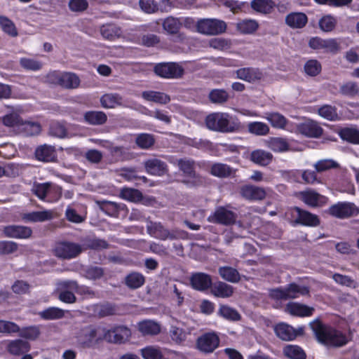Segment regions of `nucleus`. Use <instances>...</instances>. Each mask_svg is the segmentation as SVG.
<instances>
[{"instance_id": "1", "label": "nucleus", "mask_w": 359, "mask_h": 359, "mask_svg": "<svg viewBox=\"0 0 359 359\" xmlns=\"http://www.w3.org/2000/svg\"><path fill=\"white\" fill-rule=\"evenodd\" d=\"M318 342L330 346H342L348 340L341 332L324 325L318 318L309 323Z\"/></svg>"}, {"instance_id": "2", "label": "nucleus", "mask_w": 359, "mask_h": 359, "mask_svg": "<svg viewBox=\"0 0 359 359\" xmlns=\"http://www.w3.org/2000/svg\"><path fill=\"white\" fill-rule=\"evenodd\" d=\"M205 123L210 130L221 133H233L241 128V123L236 117L223 112L209 114L205 118Z\"/></svg>"}, {"instance_id": "3", "label": "nucleus", "mask_w": 359, "mask_h": 359, "mask_svg": "<svg viewBox=\"0 0 359 359\" xmlns=\"http://www.w3.org/2000/svg\"><path fill=\"white\" fill-rule=\"evenodd\" d=\"M270 298L275 300H288L302 296H310L309 287L292 283L284 287H276L269 290Z\"/></svg>"}, {"instance_id": "4", "label": "nucleus", "mask_w": 359, "mask_h": 359, "mask_svg": "<svg viewBox=\"0 0 359 359\" xmlns=\"http://www.w3.org/2000/svg\"><path fill=\"white\" fill-rule=\"evenodd\" d=\"M147 232L152 237L160 240H177L185 238L187 233L182 230H172L166 229L161 222H152L147 219Z\"/></svg>"}, {"instance_id": "5", "label": "nucleus", "mask_w": 359, "mask_h": 359, "mask_svg": "<svg viewBox=\"0 0 359 359\" xmlns=\"http://www.w3.org/2000/svg\"><path fill=\"white\" fill-rule=\"evenodd\" d=\"M198 32L205 36H216L226 31V23L217 18L199 19L196 23Z\"/></svg>"}, {"instance_id": "6", "label": "nucleus", "mask_w": 359, "mask_h": 359, "mask_svg": "<svg viewBox=\"0 0 359 359\" xmlns=\"http://www.w3.org/2000/svg\"><path fill=\"white\" fill-rule=\"evenodd\" d=\"M327 212L339 219H346L359 215V208L353 203L339 202L331 205Z\"/></svg>"}, {"instance_id": "7", "label": "nucleus", "mask_w": 359, "mask_h": 359, "mask_svg": "<svg viewBox=\"0 0 359 359\" xmlns=\"http://www.w3.org/2000/svg\"><path fill=\"white\" fill-rule=\"evenodd\" d=\"M131 337L130 330L124 325H118L104 332L103 339L109 343L115 344H124Z\"/></svg>"}, {"instance_id": "8", "label": "nucleus", "mask_w": 359, "mask_h": 359, "mask_svg": "<svg viewBox=\"0 0 359 359\" xmlns=\"http://www.w3.org/2000/svg\"><path fill=\"white\" fill-rule=\"evenodd\" d=\"M154 72L158 76L165 79L181 78L184 70L182 66L175 62L158 63L154 67Z\"/></svg>"}, {"instance_id": "9", "label": "nucleus", "mask_w": 359, "mask_h": 359, "mask_svg": "<svg viewBox=\"0 0 359 359\" xmlns=\"http://www.w3.org/2000/svg\"><path fill=\"white\" fill-rule=\"evenodd\" d=\"M237 219V215L233 211L220 206L214 213L208 217V221L215 224L229 226L233 224Z\"/></svg>"}, {"instance_id": "10", "label": "nucleus", "mask_w": 359, "mask_h": 359, "mask_svg": "<svg viewBox=\"0 0 359 359\" xmlns=\"http://www.w3.org/2000/svg\"><path fill=\"white\" fill-rule=\"evenodd\" d=\"M82 251L81 245L72 242H62L55 246V255L58 257L69 259L77 257Z\"/></svg>"}, {"instance_id": "11", "label": "nucleus", "mask_w": 359, "mask_h": 359, "mask_svg": "<svg viewBox=\"0 0 359 359\" xmlns=\"http://www.w3.org/2000/svg\"><path fill=\"white\" fill-rule=\"evenodd\" d=\"M292 217L294 219L295 224L304 226H317L320 224V219L316 215L302 210L299 207L291 209Z\"/></svg>"}, {"instance_id": "12", "label": "nucleus", "mask_w": 359, "mask_h": 359, "mask_svg": "<svg viewBox=\"0 0 359 359\" xmlns=\"http://www.w3.org/2000/svg\"><path fill=\"white\" fill-rule=\"evenodd\" d=\"M219 344V338L215 332L205 333L197 339V348L205 353H212Z\"/></svg>"}, {"instance_id": "13", "label": "nucleus", "mask_w": 359, "mask_h": 359, "mask_svg": "<svg viewBox=\"0 0 359 359\" xmlns=\"http://www.w3.org/2000/svg\"><path fill=\"white\" fill-rule=\"evenodd\" d=\"M310 48L314 50H323L327 53H336L339 50V46L333 39H323L320 37H313L309 40Z\"/></svg>"}, {"instance_id": "14", "label": "nucleus", "mask_w": 359, "mask_h": 359, "mask_svg": "<svg viewBox=\"0 0 359 359\" xmlns=\"http://www.w3.org/2000/svg\"><path fill=\"white\" fill-rule=\"evenodd\" d=\"M297 132L306 137L318 138L323 134V130L320 125L313 120L309 119L297 126Z\"/></svg>"}, {"instance_id": "15", "label": "nucleus", "mask_w": 359, "mask_h": 359, "mask_svg": "<svg viewBox=\"0 0 359 359\" xmlns=\"http://www.w3.org/2000/svg\"><path fill=\"white\" fill-rule=\"evenodd\" d=\"M301 200L311 207L323 206L327 203V198L314 190L308 189L299 192Z\"/></svg>"}, {"instance_id": "16", "label": "nucleus", "mask_w": 359, "mask_h": 359, "mask_svg": "<svg viewBox=\"0 0 359 359\" xmlns=\"http://www.w3.org/2000/svg\"><path fill=\"white\" fill-rule=\"evenodd\" d=\"M143 165L146 172L151 175L163 176L168 172L167 164L158 158L147 159Z\"/></svg>"}, {"instance_id": "17", "label": "nucleus", "mask_w": 359, "mask_h": 359, "mask_svg": "<svg viewBox=\"0 0 359 359\" xmlns=\"http://www.w3.org/2000/svg\"><path fill=\"white\" fill-rule=\"evenodd\" d=\"M3 232L6 237L22 239L29 238L32 234V230L30 227L20 225L4 226Z\"/></svg>"}, {"instance_id": "18", "label": "nucleus", "mask_w": 359, "mask_h": 359, "mask_svg": "<svg viewBox=\"0 0 359 359\" xmlns=\"http://www.w3.org/2000/svg\"><path fill=\"white\" fill-rule=\"evenodd\" d=\"M285 311L294 316L308 317L313 315L315 309L304 304L291 302L286 304Z\"/></svg>"}, {"instance_id": "19", "label": "nucleus", "mask_w": 359, "mask_h": 359, "mask_svg": "<svg viewBox=\"0 0 359 359\" xmlns=\"http://www.w3.org/2000/svg\"><path fill=\"white\" fill-rule=\"evenodd\" d=\"M236 77L249 83L260 81L263 78L262 72L255 67H243L236 71Z\"/></svg>"}, {"instance_id": "20", "label": "nucleus", "mask_w": 359, "mask_h": 359, "mask_svg": "<svg viewBox=\"0 0 359 359\" xmlns=\"http://www.w3.org/2000/svg\"><path fill=\"white\" fill-rule=\"evenodd\" d=\"M190 283L194 289L204 291L211 287L212 278L211 276L207 273L198 272L191 275Z\"/></svg>"}, {"instance_id": "21", "label": "nucleus", "mask_w": 359, "mask_h": 359, "mask_svg": "<svg viewBox=\"0 0 359 359\" xmlns=\"http://www.w3.org/2000/svg\"><path fill=\"white\" fill-rule=\"evenodd\" d=\"M101 339L97 336V330L93 327L84 328L79 337V341L84 348L92 347Z\"/></svg>"}, {"instance_id": "22", "label": "nucleus", "mask_w": 359, "mask_h": 359, "mask_svg": "<svg viewBox=\"0 0 359 359\" xmlns=\"http://www.w3.org/2000/svg\"><path fill=\"white\" fill-rule=\"evenodd\" d=\"M240 193L247 200H262L266 196V191L263 188L250 184L243 186Z\"/></svg>"}, {"instance_id": "23", "label": "nucleus", "mask_w": 359, "mask_h": 359, "mask_svg": "<svg viewBox=\"0 0 359 359\" xmlns=\"http://www.w3.org/2000/svg\"><path fill=\"white\" fill-rule=\"evenodd\" d=\"M308 22L306 15L302 12H293L285 17V23L293 29L303 28Z\"/></svg>"}, {"instance_id": "24", "label": "nucleus", "mask_w": 359, "mask_h": 359, "mask_svg": "<svg viewBox=\"0 0 359 359\" xmlns=\"http://www.w3.org/2000/svg\"><path fill=\"white\" fill-rule=\"evenodd\" d=\"M21 218L25 222H38L50 220L53 218L52 210L36 211L21 214Z\"/></svg>"}, {"instance_id": "25", "label": "nucleus", "mask_w": 359, "mask_h": 359, "mask_svg": "<svg viewBox=\"0 0 359 359\" xmlns=\"http://www.w3.org/2000/svg\"><path fill=\"white\" fill-rule=\"evenodd\" d=\"M35 156L39 161L50 162L56 159V151L53 146L44 144L39 147L35 151Z\"/></svg>"}, {"instance_id": "26", "label": "nucleus", "mask_w": 359, "mask_h": 359, "mask_svg": "<svg viewBox=\"0 0 359 359\" xmlns=\"http://www.w3.org/2000/svg\"><path fill=\"white\" fill-rule=\"evenodd\" d=\"M274 331L278 337L284 341H290L296 338L297 333L292 326L286 323L277 325Z\"/></svg>"}, {"instance_id": "27", "label": "nucleus", "mask_w": 359, "mask_h": 359, "mask_svg": "<svg viewBox=\"0 0 359 359\" xmlns=\"http://www.w3.org/2000/svg\"><path fill=\"white\" fill-rule=\"evenodd\" d=\"M138 330L142 334V335H157L161 332V325L158 323L151 320H146L141 321L137 325Z\"/></svg>"}, {"instance_id": "28", "label": "nucleus", "mask_w": 359, "mask_h": 359, "mask_svg": "<svg viewBox=\"0 0 359 359\" xmlns=\"http://www.w3.org/2000/svg\"><path fill=\"white\" fill-rule=\"evenodd\" d=\"M81 246L83 248V250L87 249L100 250L108 248L109 244L103 239L94 237H86L83 239V244Z\"/></svg>"}, {"instance_id": "29", "label": "nucleus", "mask_w": 359, "mask_h": 359, "mask_svg": "<svg viewBox=\"0 0 359 359\" xmlns=\"http://www.w3.org/2000/svg\"><path fill=\"white\" fill-rule=\"evenodd\" d=\"M210 173L219 178H226L234 174L235 170L226 164L216 163L211 166Z\"/></svg>"}, {"instance_id": "30", "label": "nucleus", "mask_w": 359, "mask_h": 359, "mask_svg": "<svg viewBox=\"0 0 359 359\" xmlns=\"http://www.w3.org/2000/svg\"><path fill=\"white\" fill-rule=\"evenodd\" d=\"M339 137L344 141L354 144H359V130L356 128H343L339 130Z\"/></svg>"}, {"instance_id": "31", "label": "nucleus", "mask_w": 359, "mask_h": 359, "mask_svg": "<svg viewBox=\"0 0 359 359\" xmlns=\"http://www.w3.org/2000/svg\"><path fill=\"white\" fill-rule=\"evenodd\" d=\"M83 118L86 122L93 126L102 125L107 120L105 113L100 111H87L84 114Z\"/></svg>"}, {"instance_id": "32", "label": "nucleus", "mask_w": 359, "mask_h": 359, "mask_svg": "<svg viewBox=\"0 0 359 359\" xmlns=\"http://www.w3.org/2000/svg\"><path fill=\"white\" fill-rule=\"evenodd\" d=\"M218 273L222 279L230 283H236L241 280L239 272L231 266H220Z\"/></svg>"}, {"instance_id": "33", "label": "nucleus", "mask_w": 359, "mask_h": 359, "mask_svg": "<svg viewBox=\"0 0 359 359\" xmlns=\"http://www.w3.org/2000/svg\"><path fill=\"white\" fill-rule=\"evenodd\" d=\"M79 77L74 73L62 72L60 86L66 89H75L80 85Z\"/></svg>"}, {"instance_id": "34", "label": "nucleus", "mask_w": 359, "mask_h": 359, "mask_svg": "<svg viewBox=\"0 0 359 359\" xmlns=\"http://www.w3.org/2000/svg\"><path fill=\"white\" fill-rule=\"evenodd\" d=\"M144 282V276L139 272H132L125 278V284L131 290H135L142 287Z\"/></svg>"}, {"instance_id": "35", "label": "nucleus", "mask_w": 359, "mask_h": 359, "mask_svg": "<svg viewBox=\"0 0 359 359\" xmlns=\"http://www.w3.org/2000/svg\"><path fill=\"white\" fill-rule=\"evenodd\" d=\"M212 293L217 297L228 298L233 293V287L224 282H218L212 287Z\"/></svg>"}, {"instance_id": "36", "label": "nucleus", "mask_w": 359, "mask_h": 359, "mask_svg": "<svg viewBox=\"0 0 359 359\" xmlns=\"http://www.w3.org/2000/svg\"><path fill=\"white\" fill-rule=\"evenodd\" d=\"M102 36L107 39L114 40L122 34L121 29L114 24L104 25L100 27Z\"/></svg>"}, {"instance_id": "37", "label": "nucleus", "mask_w": 359, "mask_h": 359, "mask_svg": "<svg viewBox=\"0 0 359 359\" xmlns=\"http://www.w3.org/2000/svg\"><path fill=\"white\" fill-rule=\"evenodd\" d=\"M30 348L29 344L22 339H16L9 342L8 351L13 355H20L27 352Z\"/></svg>"}, {"instance_id": "38", "label": "nucleus", "mask_w": 359, "mask_h": 359, "mask_svg": "<svg viewBox=\"0 0 359 359\" xmlns=\"http://www.w3.org/2000/svg\"><path fill=\"white\" fill-rule=\"evenodd\" d=\"M100 102L104 108H114L117 105H122L123 98L117 93H107L101 97Z\"/></svg>"}, {"instance_id": "39", "label": "nucleus", "mask_w": 359, "mask_h": 359, "mask_svg": "<svg viewBox=\"0 0 359 359\" xmlns=\"http://www.w3.org/2000/svg\"><path fill=\"white\" fill-rule=\"evenodd\" d=\"M95 202L100 210L110 216L117 215L121 208L119 204L112 201L96 200Z\"/></svg>"}, {"instance_id": "40", "label": "nucleus", "mask_w": 359, "mask_h": 359, "mask_svg": "<svg viewBox=\"0 0 359 359\" xmlns=\"http://www.w3.org/2000/svg\"><path fill=\"white\" fill-rule=\"evenodd\" d=\"M142 97L148 101H152L160 104H167L170 101V97L168 95L156 91H144L142 94Z\"/></svg>"}, {"instance_id": "41", "label": "nucleus", "mask_w": 359, "mask_h": 359, "mask_svg": "<svg viewBox=\"0 0 359 359\" xmlns=\"http://www.w3.org/2000/svg\"><path fill=\"white\" fill-rule=\"evenodd\" d=\"M119 196L124 200L133 203H137L142 201L143 198V195L140 191L128 187L121 189Z\"/></svg>"}, {"instance_id": "42", "label": "nucleus", "mask_w": 359, "mask_h": 359, "mask_svg": "<svg viewBox=\"0 0 359 359\" xmlns=\"http://www.w3.org/2000/svg\"><path fill=\"white\" fill-rule=\"evenodd\" d=\"M104 274V269L97 266L90 265L83 269V276L91 280H100Z\"/></svg>"}, {"instance_id": "43", "label": "nucleus", "mask_w": 359, "mask_h": 359, "mask_svg": "<svg viewBox=\"0 0 359 359\" xmlns=\"http://www.w3.org/2000/svg\"><path fill=\"white\" fill-rule=\"evenodd\" d=\"M250 158L257 164L267 165L272 161L273 156L270 152L258 149L252 152Z\"/></svg>"}, {"instance_id": "44", "label": "nucleus", "mask_w": 359, "mask_h": 359, "mask_svg": "<svg viewBox=\"0 0 359 359\" xmlns=\"http://www.w3.org/2000/svg\"><path fill=\"white\" fill-rule=\"evenodd\" d=\"M229 98V93L224 89H213L208 95L209 100L217 104H223L226 103Z\"/></svg>"}, {"instance_id": "45", "label": "nucleus", "mask_w": 359, "mask_h": 359, "mask_svg": "<svg viewBox=\"0 0 359 359\" xmlns=\"http://www.w3.org/2000/svg\"><path fill=\"white\" fill-rule=\"evenodd\" d=\"M274 6L272 0H253L251 2V7L255 11L264 14L270 13Z\"/></svg>"}, {"instance_id": "46", "label": "nucleus", "mask_w": 359, "mask_h": 359, "mask_svg": "<svg viewBox=\"0 0 359 359\" xmlns=\"http://www.w3.org/2000/svg\"><path fill=\"white\" fill-rule=\"evenodd\" d=\"M182 25L179 19L172 16L166 18L163 22V29L170 34H177Z\"/></svg>"}, {"instance_id": "47", "label": "nucleus", "mask_w": 359, "mask_h": 359, "mask_svg": "<svg viewBox=\"0 0 359 359\" xmlns=\"http://www.w3.org/2000/svg\"><path fill=\"white\" fill-rule=\"evenodd\" d=\"M218 314L222 318L230 321H238L241 320L240 313L235 309L226 305H221Z\"/></svg>"}, {"instance_id": "48", "label": "nucleus", "mask_w": 359, "mask_h": 359, "mask_svg": "<svg viewBox=\"0 0 359 359\" xmlns=\"http://www.w3.org/2000/svg\"><path fill=\"white\" fill-rule=\"evenodd\" d=\"M65 311L57 307H49L42 311L39 315L44 320H57L62 318Z\"/></svg>"}, {"instance_id": "49", "label": "nucleus", "mask_w": 359, "mask_h": 359, "mask_svg": "<svg viewBox=\"0 0 359 359\" xmlns=\"http://www.w3.org/2000/svg\"><path fill=\"white\" fill-rule=\"evenodd\" d=\"M169 335L175 344L181 345L186 341L187 333L182 328L171 326L169 330Z\"/></svg>"}, {"instance_id": "50", "label": "nucleus", "mask_w": 359, "mask_h": 359, "mask_svg": "<svg viewBox=\"0 0 359 359\" xmlns=\"http://www.w3.org/2000/svg\"><path fill=\"white\" fill-rule=\"evenodd\" d=\"M176 164L179 167V169L187 177L192 174L195 171V161L190 158H184L177 159Z\"/></svg>"}, {"instance_id": "51", "label": "nucleus", "mask_w": 359, "mask_h": 359, "mask_svg": "<svg viewBox=\"0 0 359 359\" xmlns=\"http://www.w3.org/2000/svg\"><path fill=\"white\" fill-rule=\"evenodd\" d=\"M236 28L241 33L249 34L257 29L258 23L253 20H243L237 23Z\"/></svg>"}, {"instance_id": "52", "label": "nucleus", "mask_w": 359, "mask_h": 359, "mask_svg": "<svg viewBox=\"0 0 359 359\" xmlns=\"http://www.w3.org/2000/svg\"><path fill=\"white\" fill-rule=\"evenodd\" d=\"M27 136L37 135L41 133V126L36 122L23 121L20 127V129Z\"/></svg>"}, {"instance_id": "53", "label": "nucleus", "mask_w": 359, "mask_h": 359, "mask_svg": "<svg viewBox=\"0 0 359 359\" xmlns=\"http://www.w3.org/2000/svg\"><path fill=\"white\" fill-rule=\"evenodd\" d=\"M140 351L144 359H162L163 357L161 348L158 346H148Z\"/></svg>"}, {"instance_id": "54", "label": "nucleus", "mask_w": 359, "mask_h": 359, "mask_svg": "<svg viewBox=\"0 0 359 359\" xmlns=\"http://www.w3.org/2000/svg\"><path fill=\"white\" fill-rule=\"evenodd\" d=\"M0 26L2 30L12 37H16L18 32L15 24L6 16H0Z\"/></svg>"}, {"instance_id": "55", "label": "nucleus", "mask_w": 359, "mask_h": 359, "mask_svg": "<svg viewBox=\"0 0 359 359\" xmlns=\"http://www.w3.org/2000/svg\"><path fill=\"white\" fill-rule=\"evenodd\" d=\"M135 143L143 149L151 148L155 143V138L153 135L141 133L136 137Z\"/></svg>"}, {"instance_id": "56", "label": "nucleus", "mask_w": 359, "mask_h": 359, "mask_svg": "<svg viewBox=\"0 0 359 359\" xmlns=\"http://www.w3.org/2000/svg\"><path fill=\"white\" fill-rule=\"evenodd\" d=\"M285 356L291 359H305L306 353L298 346L288 345L283 349Z\"/></svg>"}, {"instance_id": "57", "label": "nucleus", "mask_w": 359, "mask_h": 359, "mask_svg": "<svg viewBox=\"0 0 359 359\" xmlns=\"http://www.w3.org/2000/svg\"><path fill=\"white\" fill-rule=\"evenodd\" d=\"M339 93L343 95L353 97L359 93L358 85L353 81L346 82L340 86Z\"/></svg>"}, {"instance_id": "58", "label": "nucleus", "mask_w": 359, "mask_h": 359, "mask_svg": "<svg viewBox=\"0 0 359 359\" xmlns=\"http://www.w3.org/2000/svg\"><path fill=\"white\" fill-rule=\"evenodd\" d=\"M250 133L256 135H266L269 132V126L262 122H252L248 126Z\"/></svg>"}, {"instance_id": "59", "label": "nucleus", "mask_w": 359, "mask_h": 359, "mask_svg": "<svg viewBox=\"0 0 359 359\" xmlns=\"http://www.w3.org/2000/svg\"><path fill=\"white\" fill-rule=\"evenodd\" d=\"M187 177V179L182 180V182L188 187H198L205 184L204 178L196 172Z\"/></svg>"}, {"instance_id": "60", "label": "nucleus", "mask_w": 359, "mask_h": 359, "mask_svg": "<svg viewBox=\"0 0 359 359\" xmlns=\"http://www.w3.org/2000/svg\"><path fill=\"white\" fill-rule=\"evenodd\" d=\"M269 147L275 151H285L289 149V144L286 140L281 137H273L269 142Z\"/></svg>"}, {"instance_id": "61", "label": "nucleus", "mask_w": 359, "mask_h": 359, "mask_svg": "<svg viewBox=\"0 0 359 359\" xmlns=\"http://www.w3.org/2000/svg\"><path fill=\"white\" fill-rule=\"evenodd\" d=\"M266 118L275 128H284L287 124V119L279 113L266 114Z\"/></svg>"}, {"instance_id": "62", "label": "nucleus", "mask_w": 359, "mask_h": 359, "mask_svg": "<svg viewBox=\"0 0 359 359\" xmlns=\"http://www.w3.org/2000/svg\"><path fill=\"white\" fill-rule=\"evenodd\" d=\"M51 185L50 182L34 183L32 191L39 198L44 200Z\"/></svg>"}, {"instance_id": "63", "label": "nucleus", "mask_w": 359, "mask_h": 359, "mask_svg": "<svg viewBox=\"0 0 359 359\" xmlns=\"http://www.w3.org/2000/svg\"><path fill=\"white\" fill-rule=\"evenodd\" d=\"M318 24L322 31L328 32L334 29L337 20L333 16L327 15L320 19Z\"/></svg>"}, {"instance_id": "64", "label": "nucleus", "mask_w": 359, "mask_h": 359, "mask_svg": "<svg viewBox=\"0 0 359 359\" xmlns=\"http://www.w3.org/2000/svg\"><path fill=\"white\" fill-rule=\"evenodd\" d=\"M318 114L320 116L329 120L335 121L338 119L337 109L331 105H324L318 109Z\"/></svg>"}]
</instances>
